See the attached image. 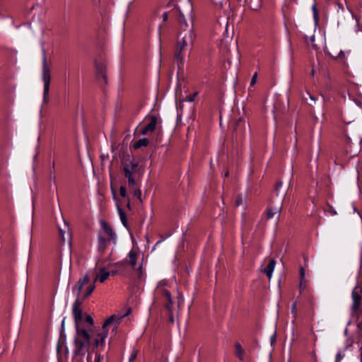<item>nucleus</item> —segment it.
<instances>
[{"instance_id":"41","label":"nucleus","mask_w":362,"mask_h":362,"mask_svg":"<svg viewBox=\"0 0 362 362\" xmlns=\"http://www.w3.org/2000/svg\"><path fill=\"white\" fill-rule=\"evenodd\" d=\"M162 19H163V22H165L167 21L168 18V13L167 11H165L163 14H162Z\"/></svg>"},{"instance_id":"17","label":"nucleus","mask_w":362,"mask_h":362,"mask_svg":"<svg viewBox=\"0 0 362 362\" xmlns=\"http://www.w3.org/2000/svg\"><path fill=\"white\" fill-rule=\"evenodd\" d=\"M124 174L128 180L129 187H134L136 185V182L134 176L136 170H128L127 168H123Z\"/></svg>"},{"instance_id":"7","label":"nucleus","mask_w":362,"mask_h":362,"mask_svg":"<svg viewBox=\"0 0 362 362\" xmlns=\"http://www.w3.org/2000/svg\"><path fill=\"white\" fill-rule=\"evenodd\" d=\"M334 6L337 8L338 25L344 24L346 18H352V14L349 8H345L343 4L337 1L334 3Z\"/></svg>"},{"instance_id":"37","label":"nucleus","mask_w":362,"mask_h":362,"mask_svg":"<svg viewBox=\"0 0 362 362\" xmlns=\"http://www.w3.org/2000/svg\"><path fill=\"white\" fill-rule=\"evenodd\" d=\"M119 193H120V195L122 197H125L127 196V190H126V188L124 186H121L119 187Z\"/></svg>"},{"instance_id":"10","label":"nucleus","mask_w":362,"mask_h":362,"mask_svg":"<svg viewBox=\"0 0 362 362\" xmlns=\"http://www.w3.org/2000/svg\"><path fill=\"white\" fill-rule=\"evenodd\" d=\"M155 293L157 296L163 298V300L165 298H170L171 293L168 288V283L166 280L159 281L156 288Z\"/></svg>"},{"instance_id":"32","label":"nucleus","mask_w":362,"mask_h":362,"mask_svg":"<svg viewBox=\"0 0 362 362\" xmlns=\"http://www.w3.org/2000/svg\"><path fill=\"white\" fill-rule=\"evenodd\" d=\"M172 235V233H170L167 235H160V240L156 243L155 246L159 245L162 242H163L165 240H166L168 238Z\"/></svg>"},{"instance_id":"3","label":"nucleus","mask_w":362,"mask_h":362,"mask_svg":"<svg viewBox=\"0 0 362 362\" xmlns=\"http://www.w3.org/2000/svg\"><path fill=\"white\" fill-rule=\"evenodd\" d=\"M233 128V139L238 144L245 139L246 133L250 129V125L243 118L240 117L234 121Z\"/></svg>"},{"instance_id":"18","label":"nucleus","mask_w":362,"mask_h":362,"mask_svg":"<svg viewBox=\"0 0 362 362\" xmlns=\"http://www.w3.org/2000/svg\"><path fill=\"white\" fill-rule=\"evenodd\" d=\"M98 250L100 252L103 253L105 252L107 247V243L109 241L108 238L106 239L105 237H103L101 234V233H99L98 235Z\"/></svg>"},{"instance_id":"9","label":"nucleus","mask_w":362,"mask_h":362,"mask_svg":"<svg viewBox=\"0 0 362 362\" xmlns=\"http://www.w3.org/2000/svg\"><path fill=\"white\" fill-rule=\"evenodd\" d=\"M284 199V194H283L282 198L280 199L279 203L277 205L273 206L272 204H269L268 206L267 211H266L267 219L272 218L275 216H277V220L279 219L280 213H281V206H282V202H283Z\"/></svg>"},{"instance_id":"25","label":"nucleus","mask_w":362,"mask_h":362,"mask_svg":"<svg viewBox=\"0 0 362 362\" xmlns=\"http://www.w3.org/2000/svg\"><path fill=\"white\" fill-rule=\"evenodd\" d=\"M128 258L129 259V265L134 268L137 263V253L134 250H132L128 254Z\"/></svg>"},{"instance_id":"1","label":"nucleus","mask_w":362,"mask_h":362,"mask_svg":"<svg viewBox=\"0 0 362 362\" xmlns=\"http://www.w3.org/2000/svg\"><path fill=\"white\" fill-rule=\"evenodd\" d=\"M119 317L116 318L115 315H112L104 322L102 330L98 333L97 338L94 341V346L95 347L104 346L105 339L108 334V329L107 327L111 325H113V329H116L117 328V325L119 323Z\"/></svg>"},{"instance_id":"28","label":"nucleus","mask_w":362,"mask_h":362,"mask_svg":"<svg viewBox=\"0 0 362 362\" xmlns=\"http://www.w3.org/2000/svg\"><path fill=\"white\" fill-rule=\"evenodd\" d=\"M149 141L146 138L140 139L134 144V148L135 149L140 148L143 146H147Z\"/></svg>"},{"instance_id":"8","label":"nucleus","mask_w":362,"mask_h":362,"mask_svg":"<svg viewBox=\"0 0 362 362\" xmlns=\"http://www.w3.org/2000/svg\"><path fill=\"white\" fill-rule=\"evenodd\" d=\"M90 342L83 341L78 337L74 339V354L75 356L83 357L88 353Z\"/></svg>"},{"instance_id":"35","label":"nucleus","mask_w":362,"mask_h":362,"mask_svg":"<svg viewBox=\"0 0 362 362\" xmlns=\"http://www.w3.org/2000/svg\"><path fill=\"white\" fill-rule=\"evenodd\" d=\"M136 357H137V351H136V350L132 351V352L129 356V362H134V360L136 358Z\"/></svg>"},{"instance_id":"22","label":"nucleus","mask_w":362,"mask_h":362,"mask_svg":"<svg viewBox=\"0 0 362 362\" xmlns=\"http://www.w3.org/2000/svg\"><path fill=\"white\" fill-rule=\"evenodd\" d=\"M276 265V261L274 259L269 260V262L264 269V273L268 276L269 279L272 278L273 272Z\"/></svg>"},{"instance_id":"16","label":"nucleus","mask_w":362,"mask_h":362,"mask_svg":"<svg viewBox=\"0 0 362 362\" xmlns=\"http://www.w3.org/2000/svg\"><path fill=\"white\" fill-rule=\"evenodd\" d=\"M123 168H127L128 170H136L139 163L135 161L132 156L128 155L122 163Z\"/></svg>"},{"instance_id":"38","label":"nucleus","mask_w":362,"mask_h":362,"mask_svg":"<svg viewBox=\"0 0 362 362\" xmlns=\"http://www.w3.org/2000/svg\"><path fill=\"white\" fill-rule=\"evenodd\" d=\"M312 10L313 12L314 18H315V21H317V10L315 4L313 5Z\"/></svg>"},{"instance_id":"42","label":"nucleus","mask_w":362,"mask_h":362,"mask_svg":"<svg viewBox=\"0 0 362 362\" xmlns=\"http://www.w3.org/2000/svg\"><path fill=\"white\" fill-rule=\"evenodd\" d=\"M138 272H139V278H141L142 276V264H140L138 267Z\"/></svg>"},{"instance_id":"14","label":"nucleus","mask_w":362,"mask_h":362,"mask_svg":"<svg viewBox=\"0 0 362 362\" xmlns=\"http://www.w3.org/2000/svg\"><path fill=\"white\" fill-rule=\"evenodd\" d=\"M163 300H165L164 305L165 309L168 311V317H169V321L171 323L175 322V315H174V310H175V303L173 300L172 296H170V298H165Z\"/></svg>"},{"instance_id":"23","label":"nucleus","mask_w":362,"mask_h":362,"mask_svg":"<svg viewBox=\"0 0 362 362\" xmlns=\"http://www.w3.org/2000/svg\"><path fill=\"white\" fill-rule=\"evenodd\" d=\"M252 10L257 11L262 6V0H245Z\"/></svg>"},{"instance_id":"51","label":"nucleus","mask_w":362,"mask_h":362,"mask_svg":"<svg viewBox=\"0 0 362 362\" xmlns=\"http://www.w3.org/2000/svg\"><path fill=\"white\" fill-rule=\"evenodd\" d=\"M127 207H128L129 209H131V205H130L129 202H128V203H127Z\"/></svg>"},{"instance_id":"20","label":"nucleus","mask_w":362,"mask_h":362,"mask_svg":"<svg viewBox=\"0 0 362 362\" xmlns=\"http://www.w3.org/2000/svg\"><path fill=\"white\" fill-rule=\"evenodd\" d=\"M64 222V228H62L61 226H58L59 231L60 234L61 239L62 242H65L66 240V235L67 236L68 239L70 237L69 234V228L67 222H66L64 220H63Z\"/></svg>"},{"instance_id":"45","label":"nucleus","mask_w":362,"mask_h":362,"mask_svg":"<svg viewBox=\"0 0 362 362\" xmlns=\"http://www.w3.org/2000/svg\"><path fill=\"white\" fill-rule=\"evenodd\" d=\"M54 165H55L54 162H53L52 168H51V170H50L51 177L52 176V175L54 174Z\"/></svg>"},{"instance_id":"27","label":"nucleus","mask_w":362,"mask_h":362,"mask_svg":"<svg viewBox=\"0 0 362 362\" xmlns=\"http://www.w3.org/2000/svg\"><path fill=\"white\" fill-rule=\"evenodd\" d=\"M235 355L238 356L240 361L244 360L245 351L242 348V346L240 343L237 342L235 344Z\"/></svg>"},{"instance_id":"5","label":"nucleus","mask_w":362,"mask_h":362,"mask_svg":"<svg viewBox=\"0 0 362 362\" xmlns=\"http://www.w3.org/2000/svg\"><path fill=\"white\" fill-rule=\"evenodd\" d=\"M95 286L94 284H90L89 276L86 274L83 278L80 279L76 285L74 289L77 290V295L79 296L83 291L84 298L88 297L94 291Z\"/></svg>"},{"instance_id":"12","label":"nucleus","mask_w":362,"mask_h":362,"mask_svg":"<svg viewBox=\"0 0 362 362\" xmlns=\"http://www.w3.org/2000/svg\"><path fill=\"white\" fill-rule=\"evenodd\" d=\"M100 225L104 233L108 236L109 241L115 244L117 241V235L111 226L104 220L100 221Z\"/></svg>"},{"instance_id":"33","label":"nucleus","mask_w":362,"mask_h":362,"mask_svg":"<svg viewBox=\"0 0 362 362\" xmlns=\"http://www.w3.org/2000/svg\"><path fill=\"white\" fill-rule=\"evenodd\" d=\"M344 357V354L341 351H339L336 354L335 362H341Z\"/></svg>"},{"instance_id":"15","label":"nucleus","mask_w":362,"mask_h":362,"mask_svg":"<svg viewBox=\"0 0 362 362\" xmlns=\"http://www.w3.org/2000/svg\"><path fill=\"white\" fill-rule=\"evenodd\" d=\"M361 293L362 289L356 286L354 290L352 291L351 297L353 300V309L354 310H357L360 305H361Z\"/></svg>"},{"instance_id":"39","label":"nucleus","mask_w":362,"mask_h":362,"mask_svg":"<svg viewBox=\"0 0 362 362\" xmlns=\"http://www.w3.org/2000/svg\"><path fill=\"white\" fill-rule=\"evenodd\" d=\"M100 361H101V354L98 352H96L94 362H100Z\"/></svg>"},{"instance_id":"53","label":"nucleus","mask_w":362,"mask_h":362,"mask_svg":"<svg viewBox=\"0 0 362 362\" xmlns=\"http://www.w3.org/2000/svg\"><path fill=\"white\" fill-rule=\"evenodd\" d=\"M303 100H307V98L303 97Z\"/></svg>"},{"instance_id":"6","label":"nucleus","mask_w":362,"mask_h":362,"mask_svg":"<svg viewBox=\"0 0 362 362\" xmlns=\"http://www.w3.org/2000/svg\"><path fill=\"white\" fill-rule=\"evenodd\" d=\"M178 22L180 24V28L181 30L180 36L182 35L184 33L194 34L193 32L192 18L190 13H189L187 18H186L184 14L180 11L178 16Z\"/></svg>"},{"instance_id":"2","label":"nucleus","mask_w":362,"mask_h":362,"mask_svg":"<svg viewBox=\"0 0 362 362\" xmlns=\"http://www.w3.org/2000/svg\"><path fill=\"white\" fill-rule=\"evenodd\" d=\"M194 38V34L184 33L181 36L179 35L177 52L175 54V57L177 61H179V63L183 64V52L187 49H191L193 44Z\"/></svg>"},{"instance_id":"24","label":"nucleus","mask_w":362,"mask_h":362,"mask_svg":"<svg viewBox=\"0 0 362 362\" xmlns=\"http://www.w3.org/2000/svg\"><path fill=\"white\" fill-rule=\"evenodd\" d=\"M117 212H118V214H119V218H120V221H121L122 225L127 229H129L128 222H127V218L126 214H125L124 211L122 210V209L118 205H117Z\"/></svg>"},{"instance_id":"31","label":"nucleus","mask_w":362,"mask_h":362,"mask_svg":"<svg viewBox=\"0 0 362 362\" xmlns=\"http://www.w3.org/2000/svg\"><path fill=\"white\" fill-rule=\"evenodd\" d=\"M134 189V194L136 196L141 202V191L140 189L136 187V185L134 187H132Z\"/></svg>"},{"instance_id":"19","label":"nucleus","mask_w":362,"mask_h":362,"mask_svg":"<svg viewBox=\"0 0 362 362\" xmlns=\"http://www.w3.org/2000/svg\"><path fill=\"white\" fill-rule=\"evenodd\" d=\"M326 52L331 56L333 58L339 59L341 60L343 63H344V59L345 55L343 50L340 49L339 52L337 49H334L333 48L332 50H329L328 49H326Z\"/></svg>"},{"instance_id":"49","label":"nucleus","mask_w":362,"mask_h":362,"mask_svg":"<svg viewBox=\"0 0 362 362\" xmlns=\"http://www.w3.org/2000/svg\"><path fill=\"white\" fill-rule=\"evenodd\" d=\"M332 214L333 215H336V214H337V211H334V209H332Z\"/></svg>"},{"instance_id":"48","label":"nucleus","mask_w":362,"mask_h":362,"mask_svg":"<svg viewBox=\"0 0 362 362\" xmlns=\"http://www.w3.org/2000/svg\"><path fill=\"white\" fill-rule=\"evenodd\" d=\"M295 308H296V304H295V303H293V306H292V312H293V313L294 312Z\"/></svg>"},{"instance_id":"29","label":"nucleus","mask_w":362,"mask_h":362,"mask_svg":"<svg viewBox=\"0 0 362 362\" xmlns=\"http://www.w3.org/2000/svg\"><path fill=\"white\" fill-rule=\"evenodd\" d=\"M257 76H258L257 72H255L252 75L251 81H250V87L248 88V90L250 92L252 91V88L257 83Z\"/></svg>"},{"instance_id":"47","label":"nucleus","mask_w":362,"mask_h":362,"mask_svg":"<svg viewBox=\"0 0 362 362\" xmlns=\"http://www.w3.org/2000/svg\"><path fill=\"white\" fill-rule=\"evenodd\" d=\"M123 264H124V262H123V261H122V262H117V263L115 264V265H117V266H119V265H123Z\"/></svg>"},{"instance_id":"46","label":"nucleus","mask_w":362,"mask_h":362,"mask_svg":"<svg viewBox=\"0 0 362 362\" xmlns=\"http://www.w3.org/2000/svg\"><path fill=\"white\" fill-rule=\"evenodd\" d=\"M110 272V275H115L117 274V270H114V271H112V272Z\"/></svg>"},{"instance_id":"30","label":"nucleus","mask_w":362,"mask_h":362,"mask_svg":"<svg viewBox=\"0 0 362 362\" xmlns=\"http://www.w3.org/2000/svg\"><path fill=\"white\" fill-rule=\"evenodd\" d=\"M282 186H283V183L281 181L277 182V183L276 184V186H275V192H276L277 196H279L280 194L281 195V199L282 198L283 194H285V192H284L282 193H281V189L282 188Z\"/></svg>"},{"instance_id":"34","label":"nucleus","mask_w":362,"mask_h":362,"mask_svg":"<svg viewBox=\"0 0 362 362\" xmlns=\"http://www.w3.org/2000/svg\"><path fill=\"white\" fill-rule=\"evenodd\" d=\"M197 95L198 93L195 92L193 94L188 95L185 100L189 103L194 102Z\"/></svg>"},{"instance_id":"11","label":"nucleus","mask_w":362,"mask_h":362,"mask_svg":"<svg viewBox=\"0 0 362 362\" xmlns=\"http://www.w3.org/2000/svg\"><path fill=\"white\" fill-rule=\"evenodd\" d=\"M148 123L141 129V134L142 135H147L153 132L156 127L158 119L156 115H150L147 118Z\"/></svg>"},{"instance_id":"52","label":"nucleus","mask_w":362,"mask_h":362,"mask_svg":"<svg viewBox=\"0 0 362 362\" xmlns=\"http://www.w3.org/2000/svg\"><path fill=\"white\" fill-rule=\"evenodd\" d=\"M228 174H229L228 171L226 172V173H225V177L228 176Z\"/></svg>"},{"instance_id":"43","label":"nucleus","mask_w":362,"mask_h":362,"mask_svg":"<svg viewBox=\"0 0 362 362\" xmlns=\"http://www.w3.org/2000/svg\"><path fill=\"white\" fill-rule=\"evenodd\" d=\"M300 277H301V280H303L305 277V272H304V269L303 267H300Z\"/></svg>"},{"instance_id":"26","label":"nucleus","mask_w":362,"mask_h":362,"mask_svg":"<svg viewBox=\"0 0 362 362\" xmlns=\"http://www.w3.org/2000/svg\"><path fill=\"white\" fill-rule=\"evenodd\" d=\"M76 329L78 335L82 336L86 341L90 342V336L86 329H80L78 326V324L76 325Z\"/></svg>"},{"instance_id":"36","label":"nucleus","mask_w":362,"mask_h":362,"mask_svg":"<svg viewBox=\"0 0 362 362\" xmlns=\"http://www.w3.org/2000/svg\"><path fill=\"white\" fill-rule=\"evenodd\" d=\"M243 202V197L241 195H238L235 200V206H240Z\"/></svg>"},{"instance_id":"50","label":"nucleus","mask_w":362,"mask_h":362,"mask_svg":"<svg viewBox=\"0 0 362 362\" xmlns=\"http://www.w3.org/2000/svg\"><path fill=\"white\" fill-rule=\"evenodd\" d=\"M87 362H90V354H89L87 356Z\"/></svg>"},{"instance_id":"13","label":"nucleus","mask_w":362,"mask_h":362,"mask_svg":"<svg viewBox=\"0 0 362 362\" xmlns=\"http://www.w3.org/2000/svg\"><path fill=\"white\" fill-rule=\"evenodd\" d=\"M81 302L77 298L73 303L72 313L76 324L77 325L83 319V312L81 308Z\"/></svg>"},{"instance_id":"44","label":"nucleus","mask_w":362,"mask_h":362,"mask_svg":"<svg viewBox=\"0 0 362 362\" xmlns=\"http://www.w3.org/2000/svg\"><path fill=\"white\" fill-rule=\"evenodd\" d=\"M307 95L309 96V98L313 101L314 103L316 101V98L313 95H311L310 93H307Z\"/></svg>"},{"instance_id":"21","label":"nucleus","mask_w":362,"mask_h":362,"mask_svg":"<svg viewBox=\"0 0 362 362\" xmlns=\"http://www.w3.org/2000/svg\"><path fill=\"white\" fill-rule=\"evenodd\" d=\"M110 275V272L106 271L105 268H102L99 270L98 274L96 275L95 281H99L100 283H103L107 280Z\"/></svg>"},{"instance_id":"4","label":"nucleus","mask_w":362,"mask_h":362,"mask_svg":"<svg viewBox=\"0 0 362 362\" xmlns=\"http://www.w3.org/2000/svg\"><path fill=\"white\" fill-rule=\"evenodd\" d=\"M42 79L43 81V102L47 103L49 101L48 94L49 91V84L51 81V71L47 64V56L45 51H43L42 56Z\"/></svg>"},{"instance_id":"40","label":"nucleus","mask_w":362,"mask_h":362,"mask_svg":"<svg viewBox=\"0 0 362 362\" xmlns=\"http://www.w3.org/2000/svg\"><path fill=\"white\" fill-rule=\"evenodd\" d=\"M86 321L90 325L93 324V319L90 315H87L86 317Z\"/></svg>"}]
</instances>
